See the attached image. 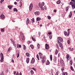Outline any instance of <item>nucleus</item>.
I'll return each instance as SVG.
<instances>
[{"label":"nucleus","instance_id":"obj_56","mask_svg":"<svg viewBox=\"0 0 75 75\" xmlns=\"http://www.w3.org/2000/svg\"><path fill=\"white\" fill-rule=\"evenodd\" d=\"M3 1H4V0H1L0 1V3L1 4L3 3Z\"/></svg>","mask_w":75,"mask_h":75},{"label":"nucleus","instance_id":"obj_21","mask_svg":"<svg viewBox=\"0 0 75 75\" xmlns=\"http://www.w3.org/2000/svg\"><path fill=\"white\" fill-rule=\"evenodd\" d=\"M26 56H27V57H30V54H29V53L28 52H26Z\"/></svg>","mask_w":75,"mask_h":75},{"label":"nucleus","instance_id":"obj_24","mask_svg":"<svg viewBox=\"0 0 75 75\" xmlns=\"http://www.w3.org/2000/svg\"><path fill=\"white\" fill-rule=\"evenodd\" d=\"M52 35H51L49 36V38L50 40H51L52 39Z\"/></svg>","mask_w":75,"mask_h":75},{"label":"nucleus","instance_id":"obj_44","mask_svg":"<svg viewBox=\"0 0 75 75\" xmlns=\"http://www.w3.org/2000/svg\"><path fill=\"white\" fill-rule=\"evenodd\" d=\"M60 47H61L62 49H63V48H64V47H63V46L62 45H61L60 46H59Z\"/></svg>","mask_w":75,"mask_h":75},{"label":"nucleus","instance_id":"obj_11","mask_svg":"<svg viewBox=\"0 0 75 75\" xmlns=\"http://www.w3.org/2000/svg\"><path fill=\"white\" fill-rule=\"evenodd\" d=\"M57 42H58V44H59V47L60 45H62V43H61V42H59V40H57Z\"/></svg>","mask_w":75,"mask_h":75},{"label":"nucleus","instance_id":"obj_7","mask_svg":"<svg viewBox=\"0 0 75 75\" xmlns=\"http://www.w3.org/2000/svg\"><path fill=\"white\" fill-rule=\"evenodd\" d=\"M35 15H38V16L40 15V12L39 11H36L34 13Z\"/></svg>","mask_w":75,"mask_h":75},{"label":"nucleus","instance_id":"obj_60","mask_svg":"<svg viewBox=\"0 0 75 75\" xmlns=\"http://www.w3.org/2000/svg\"><path fill=\"white\" fill-rule=\"evenodd\" d=\"M30 43H31V42L30 41H28V42H27V43L28 44H30Z\"/></svg>","mask_w":75,"mask_h":75},{"label":"nucleus","instance_id":"obj_33","mask_svg":"<svg viewBox=\"0 0 75 75\" xmlns=\"http://www.w3.org/2000/svg\"><path fill=\"white\" fill-rule=\"evenodd\" d=\"M66 58H67V59H68V58H69V55H68V54H67V55Z\"/></svg>","mask_w":75,"mask_h":75},{"label":"nucleus","instance_id":"obj_53","mask_svg":"<svg viewBox=\"0 0 75 75\" xmlns=\"http://www.w3.org/2000/svg\"><path fill=\"white\" fill-rule=\"evenodd\" d=\"M47 18H48V19H50L51 18V16H47Z\"/></svg>","mask_w":75,"mask_h":75},{"label":"nucleus","instance_id":"obj_20","mask_svg":"<svg viewBox=\"0 0 75 75\" xmlns=\"http://www.w3.org/2000/svg\"><path fill=\"white\" fill-rule=\"evenodd\" d=\"M12 7L13 6L10 5L8 6V7L9 8V9H10V10H11V8H12Z\"/></svg>","mask_w":75,"mask_h":75},{"label":"nucleus","instance_id":"obj_57","mask_svg":"<svg viewBox=\"0 0 75 75\" xmlns=\"http://www.w3.org/2000/svg\"><path fill=\"white\" fill-rule=\"evenodd\" d=\"M64 67H62V72L63 71H64Z\"/></svg>","mask_w":75,"mask_h":75},{"label":"nucleus","instance_id":"obj_52","mask_svg":"<svg viewBox=\"0 0 75 75\" xmlns=\"http://www.w3.org/2000/svg\"><path fill=\"white\" fill-rule=\"evenodd\" d=\"M19 45H20L18 44H18H17V48H19L18 47L19 46Z\"/></svg>","mask_w":75,"mask_h":75},{"label":"nucleus","instance_id":"obj_47","mask_svg":"<svg viewBox=\"0 0 75 75\" xmlns=\"http://www.w3.org/2000/svg\"><path fill=\"white\" fill-rule=\"evenodd\" d=\"M20 34H21V36H22V37H23V36H24V35H23V33H22L21 32L20 33Z\"/></svg>","mask_w":75,"mask_h":75},{"label":"nucleus","instance_id":"obj_6","mask_svg":"<svg viewBox=\"0 0 75 75\" xmlns=\"http://www.w3.org/2000/svg\"><path fill=\"white\" fill-rule=\"evenodd\" d=\"M50 48V47H49V45L48 44L46 43L45 44V49H47V50H48Z\"/></svg>","mask_w":75,"mask_h":75},{"label":"nucleus","instance_id":"obj_39","mask_svg":"<svg viewBox=\"0 0 75 75\" xmlns=\"http://www.w3.org/2000/svg\"><path fill=\"white\" fill-rule=\"evenodd\" d=\"M71 1H73L74 5H75V0H71Z\"/></svg>","mask_w":75,"mask_h":75},{"label":"nucleus","instance_id":"obj_62","mask_svg":"<svg viewBox=\"0 0 75 75\" xmlns=\"http://www.w3.org/2000/svg\"><path fill=\"white\" fill-rule=\"evenodd\" d=\"M6 72L7 73L8 72V68H7Z\"/></svg>","mask_w":75,"mask_h":75},{"label":"nucleus","instance_id":"obj_16","mask_svg":"<svg viewBox=\"0 0 75 75\" xmlns=\"http://www.w3.org/2000/svg\"><path fill=\"white\" fill-rule=\"evenodd\" d=\"M41 20V19L40 17H37L36 18V21H40Z\"/></svg>","mask_w":75,"mask_h":75},{"label":"nucleus","instance_id":"obj_30","mask_svg":"<svg viewBox=\"0 0 75 75\" xmlns=\"http://www.w3.org/2000/svg\"><path fill=\"white\" fill-rule=\"evenodd\" d=\"M41 5L42 6H44V2H42V4H40V5Z\"/></svg>","mask_w":75,"mask_h":75},{"label":"nucleus","instance_id":"obj_27","mask_svg":"<svg viewBox=\"0 0 75 75\" xmlns=\"http://www.w3.org/2000/svg\"><path fill=\"white\" fill-rule=\"evenodd\" d=\"M16 1H20L19 2L20 4H21V3H22V1H23L22 0H16Z\"/></svg>","mask_w":75,"mask_h":75},{"label":"nucleus","instance_id":"obj_5","mask_svg":"<svg viewBox=\"0 0 75 75\" xmlns=\"http://www.w3.org/2000/svg\"><path fill=\"white\" fill-rule=\"evenodd\" d=\"M35 62V59L34 58H33L31 61V64H34Z\"/></svg>","mask_w":75,"mask_h":75},{"label":"nucleus","instance_id":"obj_18","mask_svg":"<svg viewBox=\"0 0 75 75\" xmlns=\"http://www.w3.org/2000/svg\"><path fill=\"white\" fill-rule=\"evenodd\" d=\"M50 64V62H49V60H47L46 63V64L47 65H49Z\"/></svg>","mask_w":75,"mask_h":75},{"label":"nucleus","instance_id":"obj_15","mask_svg":"<svg viewBox=\"0 0 75 75\" xmlns=\"http://www.w3.org/2000/svg\"><path fill=\"white\" fill-rule=\"evenodd\" d=\"M71 7H72V9H74V8H75V5L73 4L71 5Z\"/></svg>","mask_w":75,"mask_h":75},{"label":"nucleus","instance_id":"obj_49","mask_svg":"<svg viewBox=\"0 0 75 75\" xmlns=\"http://www.w3.org/2000/svg\"><path fill=\"white\" fill-rule=\"evenodd\" d=\"M1 75H4V72L3 71H2V73L0 74Z\"/></svg>","mask_w":75,"mask_h":75},{"label":"nucleus","instance_id":"obj_40","mask_svg":"<svg viewBox=\"0 0 75 75\" xmlns=\"http://www.w3.org/2000/svg\"><path fill=\"white\" fill-rule=\"evenodd\" d=\"M22 40H23V41L25 40V38H24V36L22 37Z\"/></svg>","mask_w":75,"mask_h":75},{"label":"nucleus","instance_id":"obj_17","mask_svg":"<svg viewBox=\"0 0 75 75\" xmlns=\"http://www.w3.org/2000/svg\"><path fill=\"white\" fill-rule=\"evenodd\" d=\"M61 3V1L60 0H58L57 1V4H59Z\"/></svg>","mask_w":75,"mask_h":75},{"label":"nucleus","instance_id":"obj_63","mask_svg":"<svg viewBox=\"0 0 75 75\" xmlns=\"http://www.w3.org/2000/svg\"><path fill=\"white\" fill-rule=\"evenodd\" d=\"M14 4H15V5H17V3L16 2H15L14 3Z\"/></svg>","mask_w":75,"mask_h":75},{"label":"nucleus","instance_id":"obj_26","mask_svg":"<svg viewBox=\"0 0 75 75\" xmlns=\"http://www.w3.org/2000/svg\"><path fill=\"white\" fill-rule=\"evenodd\" d=\"M36 58L38 59V60H40V59H39V56L38 54H37L36 55Z\"/></svg>","mask_w":75,"mask_h":75},{"label":"nucleus","instance_id":"obj_43","mask_svg":"<svg viewBox=\"0 0 75 75\" xmlns=\"http://www.w3.org/2000/svg\"><path fill=\"white\" fill-rule=\"evenodd\" d=\"M32 38L33 41H36V40H35V38H34L33 37H32Z\"/></svg>","mask_w":75,"mask_h":75},{"label":"nucleus","instance_id":"obj_42","mask_svg":"<svg viewBox=\"0 0 75 75\" xmlns=\"http://www.w3.org/2000/svg\"><path fill=\"white\" fill-rule=\"evenodd\" d=\"M53 59H54V63H56V61L57 60L56 59V58H54Z\"/></svg>","mask_w":75,"mask_h":75},{"label":"nucleus","instance_id":"obj_59","mask_svg":"<svg viewBox=\"0 0 75 75\" xmlns=\"http://www.w3.org/2000/svg\"><path fill=\"white\" fill-rule=\"evenodd\" d=\"M50 24H51V23H49L48 24H47V26H50Z\"/></svg>","mask_w":75,"mask_h":75},{"label":"nucleus","instance_id":"obj_28","mask_svg":"<svg viewBox=\"0 0 75 75\" xmlns=\"http://www.w3.org/2000/svg\"><path fill=\"white\" fill-rule=\"evenodd\" d=\"M13 10L14 11H16V12H17V11H18V10H17V9L16 8H14Z\"/></svg>","mask_w":75,"mask_h":75},{"label":"nucleus","instance_id":"obj_4","mask_svg":"<svg viewBox=\"0 0 75 75\" xmlns=\"http://www.w3.org/2000/svg\"><path fill=\"white\" fill-rule=\"evenodd\" d=\"M30 22V19H29V18H27L26 19V24L27 25H28V23Z\"/></svg>","mask_w":75,"mask_h":75},{"label":"nucleus","instance_id":"obj_36","mask_svg":"<svg viewBox=\"0 0 75 75\" xmlns=\"http://www.w3.org/2000/svg\"><path fill=\"white\" fill-rule=\"evenodd\" d=\"M31 20L32 22V23H34V18H32V19H31Z\"/></svg>","mask_w":75,"mask_h":75},{"label":"nucleus","instance_id":"obj_23","mask_svg":"<svg viewBox=\"0 0 75 75\" xmlns=\"http://www.w3.org/2000/svg\"><path fill=\"white\" fill-rule=\"evenodd\" d=\"M60 63L61 64H62V65H64V60H61L60 61Z\"/></svg>","mask_w":75,"mask_h":75},{"label":"nucleus","instance_id":"obj_13","mask_svg":"<svg viewBox=\"0 0 75 75\" xmlns=\"http://www.w3.org/2000/svg\"><path fill=\"white\" fill-rule=\"evenodd\" d=\"M0 17L1 18H5V17L4 16V14L1 15L0 16Z\"/></svg>","mask_w":75,"mask_h":75},{"label":"nucleus","instance_id":"obj_1","mask_svg":"<svg viewBox=\"0 0 75 75\" xmlns=\"http://www.w3.org/2000/svg\"><path fill=\"white\" fill-rule=\"evenodd\" d=\"M0 56L1 59L0 60V61L1 62H3L4 61V56L3 55V54L1 53Z\"/></svg>","mask_w":75,"mask_h":75},{"label":"nucleus","instance_id":"obj_38","mask_svg":"<svg viewBox=\"0 0 75 75\" xmlns=\"http://www.w3.org/2000/svg\"><path fill=\"white\" fill-rule=\"evenodd\" d=\"M45 56H44L43 57L42 56V58H40V59H45Z\"/></svg>","mask_w":75,"mask_h":75},{"label":"nucleus","instance_id":"obj_34","mask_svg":"<svg viewBox=\"0 0 75 75\" xmlns=\"http://www.w3.org/2000/svg\"><path fill=\"white\" fill-rule=\"evenodd\" d=\"M68 9H69V7L68 6L66 8V11H67L68 10Z\"/></svg>","mask_w":75,"mask_h":75},{"label":"nucleus","instance_id":"obj_54","mask_svg":"<svg viewBox=\"0 0 75 75\" xmlns=\"http://www.w3.org/2000/svg\"><path fill=\"white\" fill-rule=\"evenodd\" d=\"M67 43L68 44H70V41H69V40H68L67 41Z\"/></svg>","mask_w":75,"mask_h":75},{"label":"nucleus","instance_id":"obj_37","mask_svg":"<svg viewBox=\"0 0 75 75\" xmlns=\"http://www.w3.org/2000/svg\"><path fill=\"white\" fill-rule=\"evenodd\" d=\"M71 71H74V68H73L72 66L71 67Z\"/></svg>","mask_w":75,"mask_h":75},{"label":"nucleus","instance_id":"obj_50","mask_svg":"<svg viewBox=\"0 0 75 75\" xmlns=\"http://www.w3.org/2000/svg\"><path fill=\"white\" fill-rule=\"evenodd\" d=\"M37 47H38V48H39L40 47V45L39 44H38L37 45Z\"/></svg>","mask_w":75,"mask_h":75},{"label":"nucleus","instance_id":"obj_61","mask_svg":"<svg viewBox=\"0 0 75 75\" xmlns=\"http://www.w3.org/2000/svg\"><path fill=\"white\" fill-rule=\"evenodd\" d=\"M63 75H65V72H63L62 73V74Z\"/></svg>","mask_w":75,"mask_h":75},{"label":"nucleus","instance_id":"obj_25","mask_svg":"<svg viewBox=\"0 0 75 75\" xmlns=\"http://www.w3.org/2000/svg\"><path fill=\"white\" fill-rule=\"evenodd\" d=\"M58 53V50L57 49L56 50V51L55 52V54L56 55H57Z\"/></svg>","mask_w":75,"mask_h":75},{"label":"nucleus","instance_id":"obj_12","mask_svg":"<svg viewBox=\"0 0 75 75\" xmlns=\"http://www.w3.org/2000/svg\"><path fill=\"white\" fill-rule=\"evenodd\" d=\"M72 11H71L70 13V14L69 15V17L71 18V17H72Z\"/></svg>","mask_w":75,"mask_h":75},{"label":"nucleus","instance_id":"obj_9","mask_svg":"<svg viewBox=\"0 0 75 75\" xmlns=\"http://www.w3.org/2000/svg\"><path fill=\"white\" fill-rule=\"evenodd\" d=\"M39 57H40V58H42V53L41 52H39Z\"/></svg>","mask_w":75,"mask_h":75},{"label":"nucleus","instance_id":"obj_46","mask_svg":"<svg viewBox=\"0 0 75 75\" xmlns=\"http://www.w3.org/2000/svg\"><path fill=\"white\" fill-rule=\"evenodd\" d=\"M70 63H71V65H72V61L71 60L70 62Z\"/></svg>","mask_w":75,"mask_h":75},{"label":"nucleus","instance_id":"obj_10","mask_svg":"<svg viewBox=\"0 0 75 75\" xmlns=\"http://www.w3.org/2000/svg\"><path fill=\"white\" fill-rule=\"evenodd\" d=\"M30 60V59L28 57L26 58V62L27 64H28L29 63V60Z\"/></svg>","mask_w":75,"mask_h":75},{"label":"nucleus","instance_id":"obj_32","mask_svg":"<svg viewBox=\"0 0 75 75\" xmlns=\"http://www.w3.org/2000/svg\"><path fill=\"white\" fill-rule=\"evenodd\" d=\"M50 61H52V55H50Z\"/></svg>","mask_w":75,"mask_h":75},{"label":"nucleus","instance_id":"obj_31","mask_svg":"<svg viewBox=\"0 0 75 75\" xmlns=\"http://www.w3.org/2000/svg\"><path fill=\"white\" fill-rule=\"evenodd\" d=\"M30 47H31L32 49V50H33V49H34V46H33V45H30Z\"/></svg>","mask_w":75,"mask_h":75},{"label":"nucleus","instance_id":"obj_55","mask_svg":"<svg viewBox=\"0 0 75 75\" xmlns=\"http://www.w3.org/2000/svg\"><path fill=\"white\" fill-rule=\"evenodd\" d=\"M11 47H10L8 49V51H9L10 50H11Z\"/></svg>","mask_w":75,"mask_h":75},{"label":"nucleus","instance_id":"obj_14","mask_svg":"<svg viewBox=\"0 0 75 75\" xmlns=\"http://www.w3.org/2000/svg\"><path fill=\"white\" fill-rule=\"evenodd\" d=\"M64 34L65 36H68V33L66 32V31H64Z\"/></svg>","mask_w":75,"mask_h":75},{"label":"nucleus","instance_id":"obj_22","mask_svg":"<svg viewBox=\"0 0 75 75\" xmlns=\"http://www.w3.org/2000/svg\"><path fill=\"white\" fill-rule=\"evenodd\" d=\"M1 32H4V31H5V29L4 28H1Z\"/></svg>","mask_w":75,"mask_h":75},{"label":"nucleus","instance_id":"obj_8","mask_svg":"<svg viewBox=\"0 0 75 75\" xmlns=\"http://www.w3.org/2000/svg\"><path fill=\"white\" fill-rule=\"evenodd\" d=\"M38 5L39 7H40L41 8V10H44V8L42 7V6H41V5H40V4H39Z\"/></svg>","mask_w":75,"mask_h":75},{"label":"nucleus","instance_id":"obj_2","mask_svg":"<svg viewBox=\"0 0 75 75\" xmlns=\"http://www.w3.org/2000/svg\"><path fill=\"white\" fill-rule=\"evenodd\" d=\"M33 4H31L29 6V10L31 11L33 9Z\"/></svg>","mask_w":75,"mask_h":75},{"label":"nucleus","instance_id":"obj_64","mask_svg":"<svg viewBox=\"0 0 75 75\" xmlns=\"http://www.w3.org/2000/svg\"><path fill=\"white\" fill-rule=\"evenodd\" d=\"M55 75H58V73L56 72V73L55 74Z\"/></svg>","mask_w":75,"mask_h":75},{"label":"nucleus","instance_id":"obj_19","mask_svg":"<svg viewBox=\"0 0 75 75\" xmlns=\"http://www.w3.org/2000/svg\"><path fill=\"white\" fill-rule=\"evenodd\" d=\"M30 74L31 75H33L34 74V71L33 70H31L30 71Z\"/></svg>","mask_w":75,"mask_h":75},{"label":"nucleus","instance_id":"obj_48","mask_svg":"<svg viewBox=\"0 0 75 75\" xmlns=\"http://www.w3.org/2000/svg\"><path fill=\"white\" fill-rule=\"evenodd\" d=\"M69 4H70V5H72V4H74V3H73V2H70Z\"/></svg>","mask_w":75,"mask_h":75},{"label":"nucleus","instance_id":"obj_51","mask_svg":"<svg viewBox=\"0 0 75 75\" xmlns=\"http://www.w3.org/2000/svg\"><path fill=\"white\" fill-rule=\"evenodd\" d=\"M24 45L23 49L24 50H25V49H26L25 45Z\"/></svg>","mask_w":75,"mask_h":75},{"label":"nucleus","instance_id":"obj_58","mask_svg":"<svg viewBox=\"0 0 75 75\" xmlns=\"http://www.w3.org/2000/svg\"><path fill=\"white\" fill-rule=\"evenodd\" d=\"M48 34L49 35H51L52 34V32H48Z\"/></svg>","mask_w":75,"mask_h":75},{"label":"nucleus","instance_id":"obj_35","mask_svg":"<svg viewBox=\"0 0 75 75\" xmlns=\"http://www.w3.org/2000/svg\"><path fill=\"white\" fill-rule=\"evenodd\" d=\"M31 69H33V70H34L35 71H37V69H36L34 68V67H32L31 68Z\"/></svg>","mask_w":75,"mask_h":75},{"label":"nucleus","instance_id":"obj_3","mask_svg":"<svg viewBox=\"0 0 75 75\" xmlns=\"http://www.w3.org/2000/svg\"><path fill=\"white\" fill-rule=\"evenodd\" d=\"M57 39L60 41V42H62L63 41V39L62 38H61L60 37H58L57 38Z\"/></svg>","mask_w":75,"mask_h":75},{"label":"nucleus","instance_id":"obj_41","mask_svg":"<svg viewBox=\"0 0 75 75\" xmlns=\"http://www.w3.org/2000/svg\"><path fill=\"white\" fill-rule=\"evenodd\" d=\"M13 45L15 47V49H17V47H16V44H15V43H13Z\"/></svg>","mask_w":75,"mask_h":75},{"label":"nucleus","instance_id":"obj_29","mask_svg":"<svg viewBox=\"0 0 75 75\" xmlns=\"http://www.w3.org/2000/svg\"><path fill=\"white\" fill-rule=\"evenodd\" d=\"M17 58H18L19 57V56H20V52H18V53H17Z\"/></svg>","mask_w":75,"mask_h":75},{"label":"nucleus","instance_id":"obj_45","mask_svg":"<svg viewBox=\"0 0 75 75\" xmlns=\"http://www.w3.org/2000/svg\"><path fill=\"white\" fill-rule=\"evenodd\" d=\"M42 62L43 63H44L45 62V59H42Z\"/></svg>","mask_w":75,"mask_h":75}]
</instances>
